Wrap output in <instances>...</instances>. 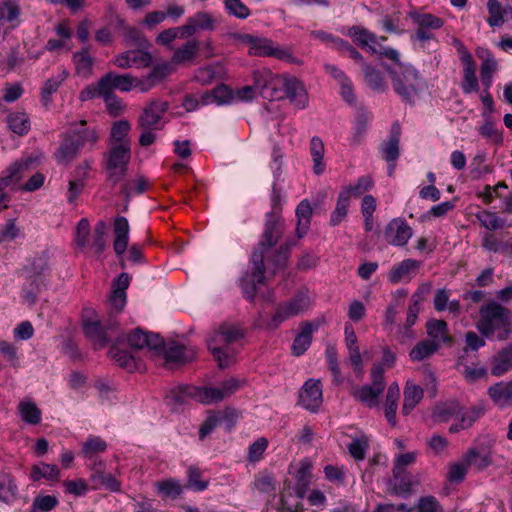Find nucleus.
<instances>
[{"label":"nucleus","instance_id":"obj_58","mask_svg":"<svg viewBox=\"0 0 512 512\" xmlns=\"http://www.w3.org/2000/svg\"><path fill=\"white\" fill-rule=\"evenodd\" d=\"M146 188L147 180L142 176L138 177L135 180L126 182L121 189V194L124 195L126 199V204L123 210L126 211L128 209L129 199L134 194H142L146 190Z\"/></svg>","mask_w":512,"mask_h":512},{"label":"nucleus","instance_id":"obj_26","mask_svg":"<svg viewBox=\"0 0 512 512\" xmlns=\"http://www.w3.org/2000/svg\"><path fill=\"white\" fill-rule=\"evenodd\" d=\"M285 94L297 108L303 109L308 104V95L303 84L296 78L282 80Z\"/></svg>","mask_w":512,"mask_h":512},{"label":"nucleus","instance_id":"obj_38","mask_svg":"<svg viewBox=\"0 0 512 512\" xmlns=\"http://www.w3.org/2000/svg\"><path fill=\"white\" fill-rule=\"evenodd\" d=\"M94 58L89 54L87 48L73 54L76 75L88 79L93 74Z\"/></svg>","mask_w":512,"mask_h":512},{"label":"nucleus","instance_id":"obj_22","mask_svg":"<svg viewBox=\"0 0 512 512\" xmlns=\"http://www.w3.org/2000/svg\"><path fill=\"white\" fill-rule=\"evenodd\" d=\"M319 324L305 321L300 325V332L294 338L291 351L294 356L303 355L310 347L313 339V332L317 330Z\"/></svg>","mask_w":512,"mask_h":512},{"label":"nucleus","instance_id":"obj_24","mask_svg":"<svg viewBox=\"0 0 512 512\" xmlns=\"http://www.w3.org/2000/svg\"><path fill=\"white\" fill-rule=\"evenodd\" d=\"M162 351H164L167 363L184 364L196 357V350L194 348L186 347L176 342L170 343L166 348L164 346Z\"/></svg>","mask_w":512,"mask_h":512},{"label":"nucleus","instance_id":"obj_49","mask_svg":"<svg viewBox=\"0 0 512 512\" xmlns=\"http://www.w3.org/2000/svg\"><path fill=\"white\" fill-rule=\"evenodd\" d=\"M232 99V92L226 85H219L210 93L201 96L202 105L216 103L218 105L226 104Z\"/></svg>","mask_w":512,"mask_h":512},{"label":"nucleus","instance_id":"obj_12","mask_svg":"<svg viewBox=\"0 0 512 512\" xmlns=\"http://www.w3.org/2000/svg\"><path fill=\"white\" fill-rule=\"evenodd\" d=\"M29 161H18L13 163L0 177V211L8 206L9 198L5 189H15L25 172L28 170Z\"/></svg>","mask_w":512,"mask_h":512},{"label":"nucleus","instance_id":"obj_35","mask_svg":"<svg viewBox=\"0 0 512 512\" xmlns=\"http://www.w3.org/2000/svg\"><path fill=\"white\" fill-rule=\"evenodd\" d=\"M404 400L402 413L409 415L411 411L419 404L424 396V390L419 385L408 380L404 387Z\"/></svg>","mask_w":512,"mask_h":512},{"label":"nucleus","instance_id":"obj_7","mask_svg":"<svg viewBox=\"0 0 512 512\" xmlns=\"http://www.w3.org/2000/svg\"><path fill=\"white\" fill-rule=\"evenodd\" d=\"M130 158V145H109V149L105 153V169L107 181L113 186L126 176Z\"/></svg>","mask_w":512,"mask_h":512},{"label":"nucleus","instance_id":"obj_33","mask_svg":"<svg viewBox=\"0 0 512 512\" xmlns=\"http://www.w3.org/2000/svg\"><path fill=\"white\" fill-rule=\"evenodd\" d=\"M488 394L493 402L501 407L512 405V379L508 382H499L489 387Z\"/></svg>","mask_w":512,"mask_h":512},{"label":"nucleus","instance_id":"obj_40","mask_svg":"<svg viewBox=\"0 0 512 512\" xmlns=\"http://www.w3.org/2000/svg\"><path fill=\"white\" fill-rule=\"evenodd\" d=\"M310 155L313 161V173L315 175H322L326 169L324 162V143L318 136H313L310 140Z\"/></svg>","mask_w":512,"mask_h":512},{"label":"nucleus","instance_id":"obj_4","mask_svg":"<svg viewBox=\"0 0 512 512\" xmlns=\"http://www.w3.org/2000/svg\"><path fill=\"white\" fill-rule=\"evenodd\" d=\"M311 305L312 302L308 292L300 291L288 300L278 303L270 319L265 320L262 313H259L254 325L257 328L274 331L288 319L308 311Z\"/></svg>","mask_w":512,"mask_h":512},{"label":"nucleus","instance_id":"obj_55","mask_svg":"<svg viewBox=\"0 0 512 512\" xmlns=\"http://www.w3.org/2000/svg\"><path fill=\"white\" fill-rule=\"evenodd\" d=\"M20 7L15 0H0V20L12 23L14 27L18 24Z\"/></svg>","mask_w":512,"mask_h":512},{"label":"nucleus","instance_id":"obj_41","mask_svg":"<svg viewBox=\"0 0 512 512\" xmlns=\"http://www.w3.org/2000/svg\"><path fill=\"white\" fill-rule=\"evenodd\" d=\"M18 413L27 424L38 425L42 420V412L31 399H25L18 404Z\"/></svg>","mask_w":512,"mask_h":512},{"label":"nucleus","instance_id":"obj_3","mask_svg":"<svg viewBox=\"0 0 512 512\" xmlns=\"http://www.w3.org/2000/svg\"><path fill=\"white\" fill-rule=\"evenodd\" d=\"M394 92L406 103L413 104L426 89V81L419 71L410 64H400L399 68H387Z\"/></svg>","mask_w":512,"mask_h":512},{"label":"nucleus","instance_id":"obj_39","mask_svg":"<svg viewBox=\"0 0 512 512\" xmlns=\"http://www.w3.org/2000/svg\"><path fill=\"white\" fill-rule=\"evenodd\" d=\"M491 373L502 376L512 369V346L506 347L493 356L491 360Z\"/></svg>","mask_w":512,"mask_h":512},{"label":"nucleus","instance_id":"obj_23","mask_svg":"<svg viewBox=\"0 0 512 512\" xmlns=\"http://www.w3.org/2000/svg\"><path fill=\"white\" fill-rule=\"evenodd\" d=\"M114 241L113 248L117 256H121L127 249L129 242V223L126 217L117 216L113 224Z\"/></svg>","mask_w":512,"mask_h":512},{"label":"nucleus","instance_id":"obj_45","mask_svg":"<svg viewBox=\"0 0 512 512\" xmlns=\"http://www.w3.org/2000/svg\"><path fill=\"white\" fill-rule=\"evenodd\" d=\"M461 413V405L457 401H447L438 404L433 411L435 421L444 423Z\"/></svg>","mask_w":512,"mask_h":512},{"label":"nucleus","instance_id":"obj_30","mask_svg":"<svg viewBox=\"0 0 512 512\" xmlns=\"http://www.w3.org/2000/svg\"><path fill=\"white\" fill-rule=\"evenodd\" d=\"M67 133L70 137H74V139H76L80 149L86 145L93 146L99 138L96 129L86 127L85 120L80 121L78 124H74Z\"/></svg>","mask_w":512,"mask_h":512},{"label":"nucleus","instance_id":"obj_48","mask_svg":"<svg viewBox=\"0 0 512 512\" xmlns=\"http://www.w3.org/2000/svg\"><path fill=\"white\" fill-rule=\"evenodd\" d=\"M130 129L131 125L127 120L115 122L111 127L109 145L127 144L131 146V142L127 138Z\"/></svg>","mask_w":512,"mask_h":512},{"label":"nucleus","instance_id":"obj_50","mask_svg":"<svg viewBox=\"0 0 512 512\" xmlns=\"http://www.w3.org/2000/svg\"><path fill=\"white\" fill-rule=\"evenodd\" d=\"M107 449V443L98 436L90 435L82 445L81 454L86 459L92 460L98 454L104 453Z\"/></svg>","mask_w":512,"mask_h":512},{"label":"nucleus","instance_id":"obj_60","mask_svg":"<svg viewBox=\"0 0 512 512\" xmlns=\"http://www.w3.org/2000/svg\"><path fill=\"white\" fill-rule=\"evenodd\" d=\"M373 186V181L370 176H362L358 178L355 185H349L344 187L340 193H344L350 200L351 197H359L366 191L370 190Z\"/></svg>","mask_w":512,"mask_h":512},{"label":"nucleus","instance_id":"obj_19","mask_svg":"<svg viewBox=\"0 0 512 512\" xmlns=\"http://www.w3.org/2000/svg\"><path fill=\"white\" fill-rule=\"evenodd\" d=\"M181 392L183 396H188L203 404L219 402L225 399L220 386L204 388L185 386L181 388Z\"/></svg>","mask_w":512,"mask_h":512},{"label":"nucleus","instance_id":"obj_2","mask_svg":"<svg viewBox=\"0 0 512 512\" xmlns=\"http://www.w3.org/2000/svg\"><path fill=\"white\" fill-rule=\"evenodd\" d=\"M480 320L477 323L479 332L497 339L504 340L512 333V311L499 302L490 301L479 309Z\"/></svg>","mask_w":512,"mask_h":512},{"label":"nucleus","instance_id":"obj_37","mask_svg":"<svg viewBox=\"0 0 512 512\" xmlns=\"http://www.w3.org/2000/svg\"><path fill=\"white\" fill-rule=\"evenodd\" d=\"M79 150L80 148L76 139H74V137H70V135L66 133L54 155L58 163L67 164L78 155Z\"/></svg>","mask_w":512,"mask_h":512},{"label":"nucleus","instance_id":"obj_42","mask_svg":"<svg viewBox=\"0 0 512 512\" xmlns=\"http://www.w3.org/2000/svg\"><path fill=\"white\" fill-rule=\"evenodd\" d=\"M68 75L69 72L63 69L58 74L53 75L45 81L41 91V99L45 106H47L51 102L52 94L57 92L59 87L67 79Z\"/></svg>","mask_w":512,"mask_h":512},{"label":"nucleus","instance_id":"obj_36","mask_svg":"<svg viewBox=\"0 0 512 512\" xmlns=\"http://www.w3.org/2000/svg\"><path fill=\"white\" fill-rule=\"evenodd\" d=\"M295 214L297 218L296 233L298 238H302L307 234L310 228L311 218L313 215L310 202L307 199L302 200L297 205Z\"/></svg>","mask_w":512,"mask_h":512},{"label":"nucleus","instance_id":"obj_64","mask_svg":"<svg viewBox=\"0 0 512 512\" xmlns=\"http://www.w3.org/2000/svg\"><path fill=\"white\" fill-rule=\"evenodd\" d=\"M463 459L468 466H475L478 469H484L491 463V458L486 453H479L476 449H469L464 455Z\"/></svg>","mask_w":512,"mask_h":512},{"label":"nucleus","instance_id":"obj_20","mask_svg":"<svg viewBox=\"0 0 512 512\" xmlns=\"http://www.w3.org/2000/svg\"><path fill=\"white\" fill-rule=\"evenodd\" d=\"M421 262L414 259H405L394 265L388 273V280L392 284L410 281L418 272Z\"/></svg>","mask_w":512,"mask_h":512},{"label":"nucleus","instance_id":"obj_59","mask_svg":"<svg viewBox=\"0 0 512 512\" xmlns=\"http://www.w3.org/2000/svg\"><path fill=\"white\" fill-rule=\"evenodd\" d=\"M399 474L396 473V469L392 470L393 477L395 480V490L399 494L407 495L411 492L413 485L417 484V481L407 472V470H399Z\"/></svg>","mask_w":512,"mask_h":512},{"label":"nucleus","instance_id":"obj_29","mask_svg":"<svg viewBox=\"0 0 512 512\" xmlns=\"http://www.w3.org/2000/svg\"><path fill=\"white\" fill-rule=\"evenodd\" d=\"M433 305L437 312L448 310L454 317H458L461 313L460 301L455 299L450 300V291L445 288L436 290Z\"/></svg>","mask_w":512,"mask_h":512},{"label":"nucleus","instance_id":"obj_31","mask_svg":"<svg viewBox=\"0 0 512 512\" xmlns=\"http://www.w3.org/2000/svg\"><path fill=\"white\" fill-rule=\"evenodd\" d=\"M47 279L40 276L27 275L26 282L22 288V298L28 305H34L37 295L46 288Z\"/></svg>","mask_w":512,"mask_h":512},{"label":"nucleus","instance_id":"obj_13","mask_svg":"<svg viewBox=\"0 0 512 512\" xmlns=\"http://www.w3.org/2000/svg\"><path fill=\"white\" fill-rule=\"evenodd\" d=\"M323 402L321 381L308 379L299 393V404L310 412H317Z\"/></svg>","mask_w":512,"mask_h":512},{"label":"nucleus","instance_id":"obj_17","mask_svg":"<svg viewBox=\"0 0 512 512\" xmlns=\"http://www.w3.org/2000/svg\"><path fill=\"white\" fill-rule=\"evenodd\" d=\"M138 83L139 81L130 74L120 75L115 72H108L100 78V89L106 93L113 92L114 89L129 92Z\"/></svg>","mask_w":512,"mask_h":512},{"label":"nucleus","instance_id":"obj_1","mask_svg":"<svg viewBox=\"0 0 512 512\" xmlns=\"http://www.w3.org/2000/svg\"><path fill=\"white\" fill-rule=\"evenodd\" d=\"M283 232L284 222L282 218L273 216V213H267L261 241L251 256L253 271L251 274L247 273L240 280L243 296L246 299L254 300L257 284L265 283L266 270L274 275L277 271L286 267L289 247L281 245L278 249L275 248Z\"/></svg>","mask_w":512,"mask_h":512},{"label":"nucleus","instance_id":"obj_5","mask_svg":"<svg viewBox=\"0 0 512 512\" xmlns=\"http://www.w3.org/2000/svg\"><path fill=\"white\" fill-rule=\"evenodd\" d=\"M242 337L241 331L232 325H222L207 341L208 349L217 360L220 368L228 367L234 359L235 351L230 347Z\"/></svg>","mask_w":512,"mask_h":512},{"label":"nucleus","instance_id":"obj_15","mask_svg":"<svg viewBox=\"0 0 512 512\" xmlns=\"http://www.w3.org/2000/svg\"><path fill=\"white\" fill-rule=\"evenodd\" d=\"M412 235V228L402 218L392 219L384 230L385 241L389 245L397 247H404Z\"/></svg>","mask_w":512,"mask_h":512},{"label":"nucleus","instance_id":"obj_47","mask_svg":"<svg viewBox=\"0 0 512 512\" xmlns=\"http://www.w3.org/2000/svg\"><path fill=\"white\" fill-rule=\"evenodd\" d=\"M30 478L35 482L41 479L58 481L60 478V470L56 465L40 463L38 465L32 466L30 471Z\"/></svg>","mask_w":512,"mask_h":512},{"label":"nucleus","instance_id":"obj_44","mask_svg":"<svg viewBox=\"0 0 512 512\" xmlns=\"http://www.w3.org/2000/svg\"><path fill=\"white\" fill-rule=\"evenodd\" d=\"M362 71L364 81L370 89L376 92H384L387 89V83L378 69L369 64H363Z\"/></svg>","mask_w":512,"mask_h":512},{"label":"nucleus","instance_id":"obj_10","mask_svg":"<svg viewBox=\"0 0 512 512\" xmlns=\"http://www.w3.org/2000/svg\"><path fill=\"white\" fill-rule=\"evenodd\" d=\"M252 76L255 89L264 99L274 100L280 98V91L278 89L279 84L282 83L280 77L273 74L267 68L255 70Z\"/></svg>","mask_w":512,"mask_h":512},{"label":"nucleus","instance_id":"obj_18","mask_svg":"<svg viewBox=\"0 0 512 512\" xmlns=\"http://www.w3.org/2000/svg\"><path fill=\"white\" fill-rule=\"evenodd\" d=\"M476 55L481 60L480 75L482 85L486 90H489L493 82V76L498 70V62L494 54L484 47H478Z\"/></svg>","mask_w":512,"mask_h":512},{"label":"nucleus","instance_id":"obj_32","mask_svg":"<svg viewBox=\"0 0 512 512\" xmlns=\"http://www.w3.org/2000/svg\"><path fill=\"white\" fill-rule=\"evenodd\" d=\"M426 332L430 341L440 344H451L452 337L449 335L448 325L444 320L431 319L426 323Z\"/></svg>","mask_w":512,"mask_h":512},{"label":"nucleus","instance_id":"obj_9","mask_svg":"<svg viewBox=\"0 0 512 512\" xmlns=\"http://www.w3.org/2000/svg\"><path fill=\"white\" fill-rule=\"evenodd\" d=\"M84 334L98 347H104L120 335L118 323L109 319L105 324L100 321H86L83 325Z\"/></svg>","mask_w":512,"mask_h":512},{"label":"nucleus","instance_id":"obj_11","mask_svg":"<svg viewBox=\"0 0 512 512\" xmlns=\"http://www.w3.org/2000/svg\"><path fill=\"white\" fill-rule=\"evenodd\" d=\"M168 108L169 105L166 101L152 100L148 102L138 117V128L162 129L164 126L162 119Z\"/></svg>","mask_w":512,"mask_h":512},{"label":"nucleus","instance_id":"obj_34","mask_svg":"<svg viewBox=\"0 0 512 512\" xmlns=\"http://www.w3.org/2000/svg\"><path fill=\"white\" fill-rule=\"evenodd\" d=\"M400 398V389L396 382L390 384L388 387L385 403H384V414L387 422L395 427L397 425L396 411L398 407V401Z\"/></svg>","mask_w":512,"mask_h":512},{"label":"nucleus","instance_id":"obj_62","mask_svg":"<svg viewBox=\"0 0 512 512\" xmlns=\"http://www.w3.org/2000/svg\"><path fill=\"white\" fill-rule=\"evenodd\" d=\"M27 275L46 278L49 274L48 257L45 254L36 256L29 266L26 267Z\"/></svg>","mask_w":512,"mask_h":512},{"label":"nucleus","instance_id":"obj_43","mask_svg":"<svg viewBox=\"0 0 512 512\" xmlns=\"http://www.w3.org/2000/svg\"><path fill=\"white\" fill-rule=\"evenodd\" d=\"M383 391L372 385H364L354 388L352 395L354 398L368 406L369 408L376 407L379 403V396Z\"/></svg>","mask_w":512,"mask_h":512},{"label":"nucleus","instance_id":"obj_8","mask_svg":"<svg viewBox=\"0 0 512 512\" xmlns=\"http://www.w3.org/2000/svg\"><path fill=\"white\" fill-rule=\"evenodd\" d=\"M409 18L416 25V30L412 39L424 43L435 38L434 31L439 30L444 25V20L431 13H422L418 11H411Z\"/></svg>","mask_w":512,"mask_h":512},{"label":"nucleus","instance_id":"obj_6","mask_svg":"<svg viewBox=\"0 0 512 512\" xmlns=\"http://www.w3.org/2000/svg\"><path fill=\"white\" fill-rule=\"evenodd\" d=\"M237 38L249 47V55L258 57H275L290 64L302 65V60L295 57L291 49L281 47L271 39L256 37L250 34H241Z\"/></svg>","mask_w":512,"mask_h":512},{"label":"nucleus","instance_id":"obj_14","mask_svg":"<svg viewBox=\"0 0 512 512\" xmlns=\"http://www.w3.org/2000/svg\"><path fill=\"white\" fill-rule=\"evenodd\" d=\"M127 343L132 349L141 350L147 348L149 351L161 353L164 347L163 338L156 333H148L136 328L127 336Z\"/></svg>","mask_w":512,"mask_h":512},{"label":"nucleus","instance_id":"obj_16","mask_svg":"<svg viewBox=\"0 0 512 512\" xmlns=\"http://www.w3.org/2000/svg\"><path fill=\"white\" fill-rule=\"evenodd\" d=\"M216 24L217 20L213 17L212 14L205 11H199L193 16L188 17L186 23L181 26V38L190 37L199 30L213 31L216 27Z\"/></svg>","mask_w":512,"mask_h":512},{"label":"nucleus","instance_id":"obj_27","mask_svg":"<svg viewBox=\"0 0 512 512\" xmlns=\"http://www.w3.org/2000/svg\"><path fill=\"white\" fill-rule=\"evenodd\" d=\"M347 34L361 48L366 49L371 54L377 53V37L374 33L360 26H352Z\"/></svg>","mask_w":512,"mask_h":512},{"label":"nucleus","instance_id":"obj_25","mask_svg":"<svg viewBox=\"0 0 512 512\" xmlns=\"http://www.w3.org/2000/svg\"><path fill=\"white\" fill-rule=\"evenodd\" d=\"M401 129L398 123H394L391 127L387 141L380 146V153L387 163L395 162L399 157V142Z\"/></svg>","mask_w":512,"mask_h":512},{"label":"nucleus","instance_id":"obj_28","mask_svg":"<svg viewBox=\"0 0 512 512\" xmlns=\"http://www.w3.org/2000/svg\"><path fill=\"white\" fill-rule=\"evenodd\" d=\"M122 342H124V338L122 335L117 336L115 344L111 346L109 349V356L111 359H113L117 364L125 368L126 370L132 372L136 369H138V363L133 355H131L128 351L122 350L119 348L118 345H120Z\"/></svg>","mask_w":512,"mask_h":512},{"label":"nucleus","instance_id":"obj_54","mask_svg":"<svg viewBox=\"0 0 512 512\" xmlns=\"http://www.w3.org/2000/svg\"><path fill=\"white\" fill-rule=\"evenodd\" d=\"M311 480V466L302 464L297 471L296 484L294 487L298 499H303Z\"/></svg>","mask_w":512,"mask_h":512},{"label":"nucleus","instance_id":"obj_63","mask_svg":"<svg viewBox=\"0 0 512 512\" xmlns=\"http://www.w3.org/2000/svg\"><path fill=\"white\" fill-rule=\"evenodd\" d=\"M476 218L486 229L494 231L502 228L505 221L497 216L496 213L488 210H482L476 214Z\"/></svg>","mask_w":512,"mask_h":512},{"label":"nucleus","instance_id":"obj_56","mask_svg":"<svg viewBox=\"0 0 512 512\" xmlns=\"http://www.w3.org/2000/svg\"><path fill=\"white\" fill-rule=\"evenodd\" d=\"M370 120L371 115L368 112L362 109L358 111L353 127L352 145H358L361 142L367 131Z\"/></svg>","mask_w":512,"mask_h":512},{"label":"nucleus","instance_id":"obj_53","mask_svg":"<svg viewBox=\"0 0 512 512\" xmlns=\"http://www.w3.org/2000/svg\"><path fill=\"white\" fill-rule=\"evenodd\" d=\"M487 9L489 13L488 24L491 27H497L504 23V13L509 11L510 6L503 7L498 0H488Z\"/></svg>","mask_w":512,"mask_h":512},{"label":"nucleus","instance_id":"obj_61","mask_svg":"<svg viewBox=\"0 0 512 512\" xmlns=\"http://www.w3.org/2000/svg\"><path fill=\"white\" fill-rule=\"evenodd\" d=\"M349 205L350 200L346 197V195L344 193H339L336 207L330 216L331 226H337L345 219L348 213Z\"/></svg>","mask_w":512,"mask_h":512},{"label":"nucleus","instance_id":"obj_51","mask_svg":"<svg viewBox=\"0 0 512 512\" xmlns=\"http://www.w3.org/2000/svg\"><path fill=\"white\" fill-rule=\"evenodd\" d=\"M18 487L10 475L0 477V502L10 504L16 500Z\"/></svg>","mask_w":512,"mask_h":512},{"label":"nucleus","instance_id":"obj_21","mask_svg":"<svg viewBox=\"0 0 512 512\" xmlns=\"http://www.w3.org/2000/svg\"><path fill=\"white\" fill-rule=\"evenodd\" d=\"M456 369L468 384H474L480 380L488 379V370L485 366L469 364L464 355H459L456 361Z\"/></svg>","mask_w":512,"mask_h":512},{"label":"nucleus","instance_id":"obj_52","mask_svg":"<svg viewBox=\"0 0 512 512\" xmlns=\"http://www.w3.org/2000/svg\"><path fill=\"white\" fill-rule=\"evenodd\" d=\"M439 349V345L428 339L422 340L410 351L412 361H422L432 356Z\"/></svg>","mask_w":512,"mask_h":512},{"label":"nucleus","instance_id":"obj_57","mask_svg":"<svg viewBox=\"0 0 512 512\" xmlns=\"http://www.w3.org/2000/svg\"><path fill=\"white\" fill-rule=\"evenodd\" d=\"M7 123L9 128L18 135L28 133L30 129V121L26 113L15 112L8 116Z\"/></svg>","mask_w":512,"mask_h":512},{"label":"nucleus","instance_id":"obj_46","mask_svg":"<svg viewBox=\"0 0 512 512\" xmlns=\"http://www.w3.org/2000/svg\"><path fill=\"white\" fill-rule=\"evenodd\" d=\"M199 50V42L195 39L187 41L176 49L172 56V63L184 64L193 61Z\"/></svg>","mask_w":512,"mask_h":512}]
</instances>
